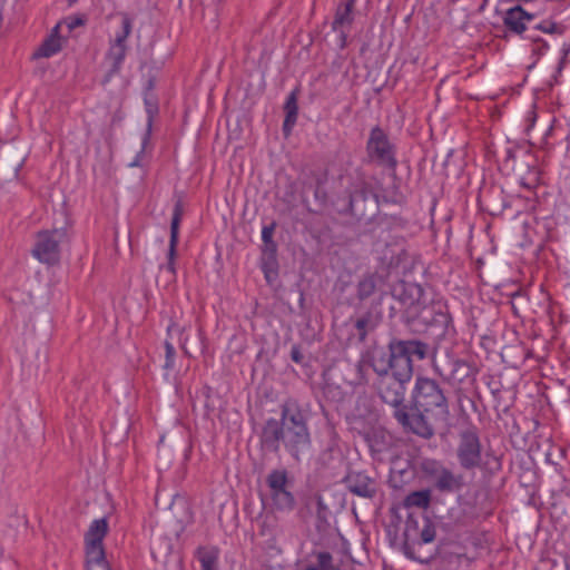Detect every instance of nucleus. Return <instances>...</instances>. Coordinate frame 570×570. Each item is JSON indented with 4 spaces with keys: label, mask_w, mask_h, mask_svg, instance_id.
<instances>
[{
    "label": "nucleus",
    "mask_w": 570,
    "mask_h": 570,
    "mask_svg": "<svg viewBox=\"0 0 570 570\" xmlns=\"http://www.w3.org/2000/svg\"><path fill=\"white\" fill-rule=\"evenodd\" d=\"M261 449L278 455L284 451L301 462L312 448L307 414L296 399L289 397L281 405V419H268L259 434Z\"/></svg>",
    "instance_id": "obj_1"
},
{
    "label": "nucleus",
    "mask_w": 570,
    "mask_h": 570,
    "mask_svg": "<svg viewBox=\"0 0 570 570\" xmlns=\"http://www.w3.org/2000/svg\"><path fill=\"white\" fill-rule=\"evenodd\" d=\"M449 416V401L444 391L435 380L426 376L416 377L407 410H399L393 414L405 433L415 434L424 440L434 436V423L445 422Z\"/></svg>",
    "instance_id": "obj_2"
},
{
    "label": "nucleus",
    "mask_w": 570,
    "mask_h": 570,
    "mask_svg": "<svg viewBox=\"0 0 570 570\" xmlns=\"http://www.w3.org/2000/svg\"><path fill=\"white\" fill-rule=\"evenodd\" d=\"M392 296L404 307V321L409 325L434 328L439 337L455 333L446 303L435 298L424 286L400 281L392 287Z\"/></svg>",
    "instance_id": "obj_3"
},
{
    "label": "nucleus",
    "mask_w": 570,
    "mask_h": 570,
    "mask_svg": "<svg viewBox=\"0 0 570 570\" xmlns=\"http://www.w3.org/2000/svg\"><path fill=\"white\" fill-rule=\"evenodd\" d=\"M413 373L401 370L391 372L380 377H376L374 382L375 391L383 403L394 409L393 414L399 410L406 411L407 405L404 404V397L406 392V384L411 381Z\"/></svg>",
    "instance_id": "obj_4"
},
{
    "label": "nucleus",
    "mask_w": 570,
    "mask_h": 570,
    "mask_svg": "<svg viewBox=\"0 0 570 570\" xmlns=\"http://www.w3.org/2000/svg\"><path fill=\"white\" fill-rule=\"evenodd\" d=\"M379 210L377 195L366 184L356 187L345 199L341 213H346L357 220H371Z\"/></svg>",
    "instance_id": "obj_5"
},
{
    "label": "nucleus",
    "mask_w": 570,
    "mask_h": 570,
    "mask_svg": "<svg viewBox=\"0 0 570 570\" xmlns=\"http://www.w3.org/2000/svg\"><path fill=\"white\" fill-rule=\"evenodd\" d=\"M366 154L368 159L377 166L390 170H395L397 166L395 146L390 141L389 136L380 126H375L370 132L366 142Z\"/></svg>",
    "instance_id": "obj_6"
},
{
    "label": "nucleus",
    "mask_w": 570,
    "mask_h": 570,
    "mask_svg": "<svg viewBox=\"0 0 570 570\" xmlns=\"http://www.w3.org/2000/svg\"><path fill=\"white\" fill-rule=\"evenodd\" d=\"M266 485L274 508L278 511H292L296 500L291 491L292 481L286 469H274L266 476Z\"/></svg>",
    "instance_id": "obj_7"
},
{
    "label": "nucleus",
    "mask_w": 570,
    "mask_h": 570,
    "mask_svg": "<svg viewBox=\"0 0 570 570\" xmlns=\"http://www.w3.org/2000/svg\"><path fill=\"white\" fill-rule=\"evenodd\" d=\"M456 459L465 471L483 468L482 444L475 428H469L459 433Z\"/></svg>",
    "instance_id": "obj_8"
},
{
    "label": "nucleus",
    "mask_w": 570,
    "mask_h": 570,
    "mask_svg": "<svg viewBox=\"0 0 570 570\" xmlns=\"http://www.w3.org/2000/svg\"><path fill=\"white\" fill-rule=\"evenodd\" d=\"M67 239L68 232L66 228L41 230L37 234L32 254L39 262L55 265L60 259V244Z\"/></svg>",
    "instance_id": "obj_9"
},
{
    "label": "nucleus",
    "mask_w": 570,
    "mask_h": 570,
    "mask_svg": "<svg viewBox=\"0 0 570 570\" xmlns=\"http://www.w3.org/2000/svg\"><path fill=\"white\" fill-rule=\"evenodd\" d=\"M435 534H436L435 525L433 524V522L430 519H428V518L424 519V525L419 531L417 522L414 519H412L411 517H409L406 520L405 531H404L405 554L413 560L423 561L421 559V557L415 554L414 549L416 546L419 548H421L423 544L434 541Z\"/></svg>",
    "instance_id": "obj_10"
},
{
    "label": "nucleus",
    "mask_w": 570,
    "mask_h": 570,
    "mask_svg": "<svg viewBox=\"0 0 570 570\" xmlns=\"http://www.w3.org/2000/svg\"><path fill=\"white\" fill-rule=\"evenodd\" d=\"M365 361H367L368 367L373 370L376 377L397 371L400 356L395 350L393 338L389 342L386 347L376 346L366 351Z\"/></svg>",
    "instance_id": "obj_11"
},
{
    "label": "nucleus",
    "mask_w": 570,
    "mask_h": 570,
    "mask_svg": "<svg viewBox=\"0 0 570 570\" xmlns=\"http://www.w3.org/2000/svg\"><path fill=\"white\" fill-rule=\"evenodd\" d=\"M121 32L116 35L115 40L110 43V47L106 53V59L110 62V69L106 75V80L118 75L121 69V65L127 53V39L132 30V21L128 14H122Z\"/></svg>",
    "instance_id": "obj_12"
},
{
    "label": "nucleus",
    "mask_w": 570,
    "mask_h": 570,
    "mask_svg": "<svg viewBox=\"0 0 570 570\" xmlns=\"http://www.w3.org/2000/svg\"><path fill=\"white\" fill-rule=\"evenodd\" d=\"M108 533V522L106 518L96 519L91 522L85 534L86 560L98 561L106 559L102 540Z\"/></svg>",
    "instance_id": "obj_13"
},
{
    "label": "nucleus",
    "mask_w": 570,
    "mask_h": 570,
    "mask_svg": "<svg viewBox=\"0 0 570 570\" xmlns=\"http://www.w3.org/2000/svg\"><path fill=\"white\" fill-rule=\"evenodd\" d=\"M24 160L23 150L17 146L4 145L0 147V180L7 183L16 179Z\"/></svg>",
    "instance_id": "obj_14"
},
{
    "label": "nucleus",
    "mask_w": 570,
    "mask_h": 570,
    "mask_svg": "<svg viewBox=\"0 0 570 570\" xmlns=\"http://www.w3.org/2000/svg\"><path fill=\"white\" fill-rule=\"evenodd\" d=\"M395 350L400 356V367L413 373V357L417 360L426 358L429 354V344L419 340H399L393 338Z\"/></svg>",
    "instance_id": "obj_15"
},
{
    "label": "nucleus",
    "mask_w": 570,
    "mask_h": 570,
    "mask_svg": "<svg viewBox=\"0 0 570 570\" xmlns=\"http://www.w3.org/2000/svg\"><path fill=\"white\" fill-rule=\"evenodd\" d=\"M346 489L365 499H373L377 493V481L362 471H350L343 479Z\"/></svg>",
    "instance_id": "obj_16"
},
{
    "label": "nucleus",
    "mask_w": 570,
    "mask_h": 570,
    "mask_svg": "<svg viewBox=\"0 0 570 570\" xmlns=\"http://www.w3.org/2000/svg\"><path fill=\"white\" fill-rule=\"evenodd\" d=\"M354 4L355 2H350V0H342L332 22V29L340 35L341 49L347 46V32L354 21Z\"/></svg>",
    "instance_id": "obj_17"
},
{
    "label": "nucleus",
    "mask_w": 570,
    "mask_h": 570,
    "mask_svg": "<svg viewBox=\"0 0 570 570\" xmlns=\"http://www.w3.org/2000/svg\"><path fill=\"white\" fill-rule=\"evenodd\" d=\"M184 214L183 203L177 200L174 206L173 218L170 223V240H169V249H168V263L165 267V271L168 272L171 276L175 275V256H176V247L178 244V229L179 224Z\"/></svg>",
    "instance_id": "obj_18"
},
{
    "label": "nucleus",
    "mask_w": 570,
    "mask_h": 570,
    "mask_svg": "<svg viewBox=\"0 0 570 570\" xmlns=\"http://www.w3.org/2000/svg\"><path fill=\"white\" fill-rule=\"evenodd\" d=\"M261 268L268 284L278 276L277 244L275 240L265 242L262 246Z\"/></svg>",
    "instance_id": "obj_19"
},
{
    "label": "nucleus",
    "mask_w": 570,
    "mask_h": 570,
    "mask_svg": "<svg viewBox=\"0 0 570 570\" xmlns=\"http://www.w3.org/2000/svg\"><path fill=\"white\" fill-rule=\"evenodd\" d=\"M533 18L534 16L527 12L521 6H515L505 12L503 23L509 31L521 35L527 29V22Z\"/></svg>",
    "instance_id": "obj_20"
},
{
    "label": "nucleus",
    "mask_w": 570,
    "mask_h": 570,
    "mask_svg": "<svg viewBox=\"0 0 570 570\" xmlns=\"http://www.w3.org/2000/svg\"><path fill=\"white\" fill-rule=\"evenodd\" d=\"M381 321L382 314L375 308H371L360 316L354 324L358 342H365L367 334L373 332Z\"/></svg>",
    "instance_id": "obj_21"
},
{
    "label": "nucleus",
    "mask_w": 570,
    "mask_h": 570,
    "mask_svg": "<svg viewBox=\"0 0 570 570\" xmlns=\"http://www.w3.org/2000/svg\"><path fill=\"white\" fill-rule=\"evenodd\" d=\"M433 487L441 493H453L464 487V479L462 474H454L453 471L445 468L433 481Z\"/></svg>",
    "instance_id": "obj_22"
},
{
    "label": "nucleus",
    "mask_w": 570,
    "mask_h": 570,
    "mask_svg": "<svg viewBox=\"0 0 570 570\" xmlns=\"http://www.w3.org/2000/svg\"><path fill=\"white\" fill-rule=\"evenodd\" d=\"M440 375L444 377L445 381L452 384H461L466 379L471 377L473 374L472 366L462 360H453L451 363V371L448 374H443L440 372Z\"/></svg>",
    "instance_id": "obj_23"
},
{
    "label": "nucleus",
    "mask_w": 570,
    "mask_h": 570,
    "mask_svg": "<svg viewBox=\"0 0 570 570\" xmlns=\"http://www.w3.org/2000/svg\"><path fill=\"white\" fill-rule=\"evenodd\" d=\"M285 119L283 122V132L285 136H289L293 127L296 124L297 115H298V105H297V90H293L286 98L285 105Z\"/></svg>",
    "instance_id": "obj_24"
},
{
    "label": "nucleus",
    "mask_w": 570,
    "mask_h": 570,
    "mask_svg": "<svg viewBox=\"0 0 570 570\" xmlns=\"http://www.w3.org/2000/svg\"><path fill=\"white\" fill-rule=\"evenodd\" d=\"M59 28L60 24H57L52 29L51 35L46 38L41 46L35 51L33 58H49L61 50L60 38L58 36Z\"/></svg>",
    "instance_id": "obj_25"
},
{
    "label": "nucleus",
    "mask_w": 570,
    "mask_h": 570,
    "mask_svg": "<svg viewBox=\"0 0 570 570\" xmlns=\"http://www.w3.org/2000/svg\"><path fill=\"white\" fill-rule=\"evenodd\" d=\"M219 551L215 547H200L196 551V557L200 563L202 570H218Z\"/></svg>",
    "instance_id": "obj_26"
},
{
    "label": "nucleus",
    "mask_w": 570,
    "mask_h": 570,
    "mask_svg": "<svg viewBox=\"0 0 570 570\" xmlns=\"http://www.w3.org/2000/svg\"><path fill=\"white\" fill-rule=\"evenodd\" d=\"M365 441L372 452H382L387 444H392V438L383 430H372L365 434Z\"/></svg>",
    "instance_id": "obj_27"
},
{
    "label": "nucleus",
    "mask_w": 570,
    "mask_h": 570,
    "mask_svg": "<svg viewBox=\"0 0 570 570\" xmlns=\"http://www.w3.org/2000/svg\"><path fill=\"white\" fill-rule=\"evenodd\" d=\"M315 503H316L315 528H316L317 532L325 533V532H327V530L331 527V523L328 520L331 512H330V509L324 503L323 498L321 495L316 497Z\"/></svg>",
    "instance_id": "obj_28"
},
{
    "label": "nucleus",
    "mask_w": 570,
    "mask_h": 570,
    "mask_svg": "<svg viewBox=\"0 0 570 570\" xmlns=\"http://www.w3.org/2000/svg\"><path fill=\"white\" fill-rule=\"evenodd\" d=\"M377 279L379 277L375 274L364 275L356 285V297L364 301L372 296L376 291Z\"/></svg>",
    "instance_id": "obj_29"
},
{
    "label": "nucleus",
    "mask_w": 570,
    "mask_h": 570,
    "mask_svg": "<svg viewBox=\"0 0 570 570\" xmlns=\"http://www.w3.org/2000/svg\"><path fill=\"white\" fill-rule=\"evenodd\" d=\"M431 503V490L424 489L409 493L404 499V507L428 509Z\"/></svg>",
    "instance_id": "obj_30"
},
{
    "label": "nucleus",
    "mask_w": 570,
    "mask_h": 570,
    "mask_svg": "<svg viewBox=\"0 0 570 570\" xmlns=\"http://www.w3.org/2000/svg\"><path fill=\"white\" fill-rule=\"evenodd\" d=\"M446 466L434 459H425L421 462L422 473L432 482L443 472Z\"/></svg>",
    "instance_id": "obj_31"
},
{
    "label": "nucleus",
    "mask_w": 570,
    "mask_h": 570,
    "mask_svg": "<svg viewBox=\"0 0 570 570\" xmlns=\"http://www.w3.org/2000/svg\"><path fill=\"white\" fill-rule=\"evenodd\" d=\"M534 29L540 30L544 33L562 35L566 31L564 26L557 23L552 20H543L542 22L534 26Z\"/></svg>",
    "instance_id": "obj_32"
},
{
    "label": "nucleus",
    "mask_w": 570,
    "mask_h": 570,
    "mask_svg": "<svg viewBox=\"0 0 570 570\" xmlns=\"http://www.w3.org/2000/svg\"><path fill=\"white\" fill-rule=\"evenodd\" d=\"M318 570H342L333 564V556L327 551H322L316 554Z\"/></svg>",
    "instance_id": "obj_33"
},
{
    "label": "nucleus",
    "mask_w": 570,
    "mask_h": 570,
    "mask_svg": "<svg viewBox=\"0 0 570 570\" xmlns=\"http://www.w3.org/2000/svg\"><path fill=\"white\" fill-rule=\"evenodd\" d=\"M165 351H166V361H165L164 367L167 368V370L168 368H173L174 360H175V355H176L175 347L173 346L171 343L166 342L165 343Z\"/></svg>",
    "instance_id": "obj_34"
},
{
    "label": "nucleus",
    "mask_w": 570,
    "mask_h": 570,
    "mask_svg": "<svg viewBox=\"0 0 570 570\" xmlns=\"http://www.w3.org/2000/svg\"><path fill=\"white\" fill-rule=\"evenodd\" d=\"M366 367H368V365L367 361H365V353H363L360 361L356 363V372L358 374L360 382L366 381Z\"/></svg>",
    "instance_id": "obj_35"
},
{
    "label": "nucleus",
    "mask_w": 570,
    "mask_h": 570,
    "mask_svg": "<svg viewBox=\"0 0 570 570\" xmlns=\"http://www.w3.org/2000/svg\"><path fill=\"white\" fill-rule=\"evenodd\" d=\"M87 570H111L108 561L106 559H100L98 561L86 560Z\"/></svg>",
    "instance_id": "obj_36"
},
{
    "label": "nucleus",
    "mask_w": 570,
    "mask_h": 570,
    "mask_svg": "<svg viewBox=\"0 0 570 570\" xmlns=\"http://www.w3.org/2000/svg\"><path fill=\"white\" fill-rule=\"evenodd\" d=\"M276 229V223L272 222L269 225L263 226L262 229V240L265 242H273V236Z\"/></svg>",
    "instance_id": "obj_37"
},
{
    "label": "nucleus",
    "mask_w": 570,
    "mask_h": 570,
    "mask_svg": "<svg viewBox=\"0 0 570 570\" xmlns=\"http://www.w3.org/2000/svg\"><path fill=\"white\" fill-rule=\"evenodd\" d=\"M86 22L83 17L75 16V17H68L65 20V23L67 24L69 31L76 29L77 27L83 26Z\"/></svg>",
    "instance_id": "obj_38"
},
{
    "label": "nucleus",
    "mask_w": 570,
    "mask_h": 570,
    "mask_svg": "<svg viewBox=\"0 0 570 570\" xmlns=\"http://www.w3.org/2000/svg\"><path fill=\"white\" fill-rule=\"evenodd\" d=\"M146 104L148 106L147 108V111L149 114V118H148V122H147V130L145 132V136H144V139H142V144H147V141L149 140V137H150V132H151V125H153V111H154V106H151L148 100H146Z\"/></svg>",
    "instance_id": "obj_39"
},
{
    "label": "nucleus",
    "mask_w": 570,
    "mask_h": 570,
    "mask_svg": "<svg viewBox=\"0 0 570 570\" xmlns=\"http://www.w3.org/2000/svg\"><path fill=\"white\" fill-rule=\"evenodd\" d=\"M529 39H531L533 42L535 43H540V46H537L532 49V52L534 55H538V56H541L544 53V51L548 49V43L546 41H543L542 39L540 38H534V37H529Z\"/></svg>",
    "instance_id": "obj_40"
},
{
    "label": "nucleus",
    "mask_w": 570,
    "mask_h": 570,
    "mask_svg": "<svg viewBox=\"0 0 570 570\" xmlns=\"http://www.w3.org/2000/svg\"><path fill=\"white\" fill-rule=\"evenodd\" d=\"M291 358L296 364H302L304 361V355L298 345H293L291 350Z\"/></svg>",
    "instance_id": "obj_41"
},
{
    "label": "nucleus",
    "mask_w": 570,
    "mask_h": 570,
    "mask_svg": "<svg viewBox=\"0 0 570 570\" xmlns=\"http://www.w3.org/2000/svg\"><path fill=\"white\" fill-rule=\"evenodd\" d=\"M550 562V570H570V564L566 558H561L560 560H551Z\"/></svg>",
    "instance_id": "obj_42"
},
{
    "label": "nucleus",
    "mask_w": 570,
    "mask_h": 570,
    "mask_svg": "<svg viewBox=\"0 0 570 570\" xmlns=\"http://www.w3.org/2000/svg\"><path fill=\"white\" fill-rule=\"evenodd\" d=\"M570 52V45H563L562 47V58L560 60V63H559V69H561L563 67V65L567 62V57Z\"/></svg>",
    "instance_id": "obj_43"
},
{
    "label": "nucleus",
    "mask_w": 570,
    "mask_h": 570,
    "mask_svg": "<svg viewBox=\"0 0 570 570\" xmlns=\"http://www.w3.org/2000/svg\"><path fill=\"white\" fill-rule=\"evenodd\" d=\"M333 392H337V393H340V391H337V389H333V387H331V386H327V387L325 389V395H327V396H328L331 393H333Z\"/></svg>",
    "instance_id": "obj_44"
},
{
    "label": "nucleus",
    "mask_w": 570,
    "mask_h": 570,
    "mask_svg": "<svg viewBox=\"0 0 570 570\" xmlns=\"http://www.w3.org/2000/svg\"><path fill=\"white\" fill-rule=\"evenodd\" d=\"M493 460H494V462H495V466H494V469H495V470H499V469L501 468V463H500L499 459H498L497 456H493Z\"/></svg>",
    "instance_id": "obj_45"
},
{
    "label": "nucleus",
    "mask_w": 570,
    "mask_h": 570,
    "mask_svg": "<svg viewBox=\"0 0 570 570\" xmlns=\"http://www.w3.org/2000/svg\"><path fill=\"white\" fill-rule=\"evenodd\" d=\"M305 570H318V568L314 566H308L305 568Z\"/></svg>",
    "instance_id": "obj_46"
},
{
    "label": "nucleus",
    "mask_w": 570,
    "mask_h": 570,
    "mask_svg": "<svg viewBox=\"0 0 570 570\" xmlns=\"http://www.w3.org/2000/svg\"><path fill=\"white\" fill-rule=\"evenodd\" d=\"M186 343H187V340L185 338V340H184V342H183V344H181V347H183L184 350H186ZM185 352L187 353V351H185Z\"/></svg>",
    "instance_id": "obj_47"
},
{
    "label": "nucleus",
    "mask_w": 570,
    "mask_h": 570,
    "mask_svg": "<svg viewBox=\"0 0 570 570\" xmlns=\"http://www.w3.org/2000/svg\"><path fill=\"white\" fill-rule=\"evenodd\" d=\"M517 297H521V295L520 294H514L513 295V299L517 298Z\"/></svg>",
    "instance_id": "obj_48"
},
{
    "label": "nucleus",
    "mask_w": 570,
    "mask_h": 570,
    "mask_svg": "<svg viewBox=\"0 0 570 570\" xmlns=\"http://www.w3.org/2000/svg\"><path fill=\"white\" fill-rule=\"evenodd\" d=\"M350 2H355V0H350Z\"/></svg>",
    "instance_id": "obj_49"
}]
</instances>
